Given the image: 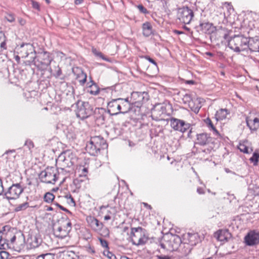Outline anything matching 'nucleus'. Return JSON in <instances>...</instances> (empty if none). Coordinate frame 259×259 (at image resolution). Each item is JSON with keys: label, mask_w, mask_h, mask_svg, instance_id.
Instances as JSON below:
<instances>
[{"label": "nucleus", "mask_w": 259, "mask_h": 259, "mask_svg": "<svg viewBox=\"0 0 259 259\" xmlns=\"http://www.w3.org/2000/svg\"><path fill=\"white\" fill-rule=\"evenodd\" d=\"M95 55H97V56H99V57H100L101 58H102L103 60H105V61H109V59L107 58H106L102 53L101 52H97V53H95Z\"/></svg>", "instance_id": "obj_50"}, {"label": "nucleus", "mask_w": 259, "mask_h": 259, "mask_svg": "<svg viewBox=\"0 0 259 259\" xmlns=\"http://www.w3.org/2000/svg\"><path fill=\"white\" fill-rule=\"evenodd\" d=\"M24 189L20 183L13 184L5 193L6 198L9 200L17 199L24 191Z\"/></svg>", "instance_id": "obj_8"}, {"label": "nucleus", "mask_w": 259, "mask_h": 259, "mask_svg": "<svg viewBox=\"0 0 259 259\" xmlns=\"http://www.w3.org/2000/svg\"><path fill=\"white\" fill-rule=\"evenodd\" d=\"M167 244H168V242H167V240H166V241H165V242H161L160 243V246H161V248L165 249L167 250H168V246Z\"/></svg>", "instance_id": "obj_51"}, {"label": "nucleus", "mask_w": 259, "mask_h": 259, "mask_svg": "<svg viewBox=\"0 0 259 259\" xmlns=\"http://www.w3.org/2000/svg\"><path fill=\"white\" fill-rule=\"evenodd\" d=\"M111 219V217L109 215H106L104 217V220L106 221H108Z\"/></svg>", "instance_id": "obj_59"}, {"label": "nucleus", "mask_w": 259, "mask_h": 259, "mask_svg": "<svg viewBox=\"0 0 259 259\" xmlns=\"http://www.w3.org/2000/svg\"><path fill=\"white\" fill-rule=\"evenodd\" d=\"M118 101L120 113H126L132 109V106L128 98H118Z\"/></svg>", "instance_id": "obj_15"}, {"label": "nucleus", "mask_w": 259, "mask_h": 259, "mask_svg": "<svg viewBox=\"0 0 259 259\" xmlns=\"http://www.w3.org/2000/svg\"><path fill=\"white\" fill-rule=\"evenodd\" d=\"M55 196L52 193L50 192H48L46 193L44 197L45 201L48 203H50L52 202Z\"/></svg>", "instance_id": "obj_37"}, {"label": "nucleus", "mask_w": 259, "mask_h": 259, "mask_svg": "<svg viewBox=\"0 0 259 259\" xmlns=\"http://www.w3.org/2000/svg\"><path fill=\"white\" fill-rule=\"evenodd\" d=\"M46 210L47 211H52L54 210V208L51 206H47Z\"/></svg>", "instance_id": "obj_61"}, {"label": "nucleus", "mask_w": 259, "mask_h": 259, "mask_svg": "<svg viewBox=\"0 0 259 259\" xmlns=\"http://www.w3.org/2000/svg\"><path fill=\"white\" fill-rule=\"evenodd\" d=\"M159 109L162 110V113H163V112H164V111L165 110V108L163 106L161 105L160 104H158L155 105V106L154 107V108L152 110V112L153 113H154V112H156L157 110Z\"/></svg>", "instance_id": "obj_42"}, {"label": "nucleus", "mask_w": 259, "mask_h": 259, "mask_svg": "<svg viewBox=\"0 0 259 259\" xmlns=\"http://www.w3.org/2000/svg\"><path fill=\"white\" fill-rule=\"evenodd\" d=\"M38 57L40 60V62L42 65L45 66H48L50 64L51 59L50 57L49 53L46 51H42L39 53Z\"/></svg>", "instance_id": "obj_21"}, {"label": "nucleus", "mask_w": 259, "mask_h": 259, "mask_svg": "<svg viewBox=\"0 0 259 259\" xmlns=\"http://www.w3.org/2000/svg\"><path fill=\"white\" fill-rule=\"evenodd\" d=\"M62 74L61 70L60 68L58 67L57 72H56V76L59 77Z\"/></svg>", "instance_id": "obj_58"}, {"label": "nucleus", "mask_w": 259, "mask_h": 259, "mask_svg": "<svg viewBox=\"0 0 259 259\" xmlns=\"http://www.w3.org/2000/svg\"><path fill=\"white\" fill-rule=\"evenodd\" d=\"M16 150L15 149L9 150L6 151L2 155V156H5V158L7 160L13 161L15 159Z\"/></svg>", "instance_id": "obj_32"}, {"label": "nucleus", "mask_w": 259, "mask_h": 259, "mask_svg": "<svg viewBox=\"0 0 259 259\" xmlns=\"http://www.w3.org/2000/svg\"><path fill=\"white\" fill-rule=\"evenodd\" d=\"M185 239L191 246H195L201 241L200 236L197 233H188L185 235Z\"/></svg>", "instance_id": "obj_18"}, {"label": "nucleus", "mask_w": 259, "mask_h": 259, "mask_svg": "<svg viewBox=\"0 0 259 259\" xmlns=\"http://www.w3.org/2000/svg\"><path fill=\"white\" fill-rule=\"evenodd\" d=\"M204 122L209 127V130L213 132V134L214 136H217V137H221L220 133L213 125L210 118H207L206 119H205Z\"/></svg>", "instance_id": "obj_28"}, {"label": "nucleus", "mask_w": 259, "mask_h": 259, "mask_svg": "<svg viewBox=\"0 0 259 259\" xmlns=\"http://www.w3.org/2000/svg\"><path fill=\"white\" fill-rule=\"evenodd\" d=\"M143 34L146 37L150 36L153 33L152 27L151 24L146 22L142 25Z\"/></svg>", "instance_id": "obj_25"}, {"label": "nucleus", "mask_w": 259, "mask_h": 259, "mask_svg": "<svg viewBox=\"0 0 259 259\" xmlns=\"http://www.w3.org/2000/svg\"><path fill=\"white\" fill-rule=\"evenodd\" d=\"M167 242L168 251H176L179 249L182 243V240L179 236L174 235L171 236L170 238L167 240Z\"/></svg>", "instance_id": "obj_14"}, {"label": "nucleus", "mask_w": 259, "mask_h": 259, "mask_svg": "<svg viewBox=\"0 0 259 259\" xmlns=\"http://www.w3.org/2000/svg\"><path fill=\"white\" fill-rule=\"evenodd\" d=\"M186 83L187 84H194L195 82L193 80H187L186 81Z\"/></svg>", "instance_id": "obj_60"}, {"label": "nucleus", "mask_w": 259, "mask_h": 259, "mask_svg": "<svg viewBox=\"0 0 259 259\" xmlns=\"http://www.w3.org/2000/svg\"><path fill=\"white\" fill-rule=\"evenodd\" d=\"M92 141L90 140V142L87 144L86 150L91 155L95 156L100 153L99 150L96 148L94 144H92Z\"/></svg>", "instance_id": "obj_26"}, {"label": "nucleus", "mask_w": 259, "mask_h": 259, "mask_svg": "<svg viewBox=\"0 0 259 259\" xmlns=\"http://www.w3.org/2000/svg\"><path fill=\"white\" fill-rule=\"evenodd\" d=\"M259 158V154L256 152H255L253 156L250 158V160L253 163L254 165H257L258 159Z\"/></svg>", "instance_id": "obj_39"}, {"label": "nucleus", "mask_w": 259, "mask_h": 259, "mask_svg": "<svg viewBox=\"0 0 259 259\" xmlns=\"http://www.w3.org/2000/svg\"><path fill=\"white\" fill-rule=\"evenodd\" d=\"M131 237L133 244L137 246L143 245L148 241L145 230L140 227L131 229Z\"/></svg>", "instance_id": "obj_3"}, {"label": "nucleus", "mask_w": 259, "mask_h": 259, "mask_svg": "<svg viewBox=\"0 0 259 259\" xmlns=\"http://www.w3.org/2000/svg\"><path fill=\"white\" fill-rule=\"evenodd\" d=\"M6 19L10 22H13L15 21V17L13 14H9L6 16Z\"/></svg>", "instance_id": "obj_48"}, {"label": "nucleus", "mask_w": 259, "mask_h": 259, "mask_svg": "<svg viewBox=\"0 0 259 259\" xmlns=\"http://www.w3.org/2000/svg\"><path fill=\"white\" fill-rule=\"evenodd\" d=\"M118 98L111 100L107 105L108 112L110 114L114 115L120 114Z\"/></svg>", "instance_id": "obj_17"}, {"label": "nucleus", "mask_w": 259, "mask_h": 259, "mask_svg": "<svg viewBox=\"0 0 259 259\" xmlns=\"http://www.w3.org/2000/svg\"><path fill=\"white\" fill-rule=\"evenodd\" d=\"M90 226L94 229L97 230L100 228L99 221L94 217H89L87 219Z\"/></svg>", "instance_id": "obj_31"}, {"label": "nucleus", "mask_w": 259, "mask_h": 259, "mask_svg": "<svg viewBox=\"0 0 259 259\" xmlns=\"http://www.w3.org/2000/svg\"><path fill=\"white\" fill-rule=\"evenodd\" d=\"M148 99V93L143 92H134L131 94L130 99L129 100L132 106H134L138 108L141 107L143 102L147 101Z\"/></svg>", "instance_id": "obj_9"}, {"label": "nucleus", "mask_w": 259, "mask_h": 259, "mask_svg": "<svg viewBox=\"0 0 259 259\" xmlns=\"http://www.w3.org/2000/svg\"><path fill=\"white\" fill-rule=\"evenodd\" d=\"M100 242L103 247H108V243L107 241L104 239H100Z\"/></svg>", "instance_id": "obj_54"}, {"label": "nucleus", "mask_w": 259, "mask_h": 259, "mask_svg": "<svg viewBox=\"0 0 259 259\" xmlns=\"http://www.w3.org/2000/svg\"><path fill=\"white\" fill-rule=\"evenodd\" d=\"M65 197L68 199V203L69 204L73 206L75 205V201L71 195H66Z\"/></svg>", "instance_id": "obj_45"}, {"label": "nucleus", "mask_w": 259, "mask_h": 259, "mask_svg": "<svg viewBox=\"0 0 259 259\" xmlns=\"http://www.w3.org/2000/svg\"><path fill=\"white\" fill-rule=\"evenodd\" d=\"M214 237L219 241H228L232 237L228 229H221L214 234Z\"/></svg>", "instance_id": "obj_16"}, {"label": "nucleus", "mask_w": 259, "mask_h": 259, "mask_svg": "<svg viewBox=\"0 0 259 259\" xmlns=\"http://www.w3.org/2000/svg\"><path fill=\"white\" fill-rule=\"evenodd\" d=\"M4 192V187L3 185L2 180L0 179V195Z\"/></svg>", "instance_id": "obj_56"}, {"label": "nucleus", "mask_w": 259, "mask_h": 259, "mask_svg": "<svg viewBox=\"0 0 259 259\" xmlns=\"http://www.w3.org/2000/svg\"><path fill=\"white\" fill-rule=\"evenodd\" d=\"M158 259H172L170 256H167V255H159L158 256Z\"/></svg>", "instance_id": "obj_55"}, {"label": "nucleus", "mask_w": 259, "mask_h": 259, "mask_svg": "<svg viewBox=\"0 0 259 259\" xmlns=\"http://www.w3.org/2000/svg\"><path fill=\"white\" fill-rule=\"evenodd\" d=\"M90 140L92 141V144H94L100 151L101 149H105L107 148L108 145L106 141L100 136L92 137Z\"/></svg>", "instance_id": "obj_19"}, {"label": "nucleus", "mask_w": 259, "mask_h": 259, "mask_svg": "<svg viewBox=\"0 0 259 259\" xmlns=\"http://www.w3.org/2000/svg\"><path fill=\"white\" fill-rule=\"evenodd\" d=\"M17 53L21 58H25L30 56V61H34L36 58L35 51L31 44H23L17 49Z\"/></svg>", "instance_id": "obj_6"}, {"label": "nucleus", "mask_w": 259, "mask_h": 259, "mask_svg": "<svg viewBox=\"0 0 259 259\" xmlns=\"http://www.w3.org/2000/svg\"><path fill=\"white\" fill-rule=\"evenodd\" d=\"M183 101L184 104H188L191 109L193 108V102L190 94H186L183 98Z\"/></svg>", "instance_id": "obj_34"}, {"label": "nucleus", "mask_w": 259, "mask_h": 259, "mask_svg": "<svg viewBox=\"0 0 259 259\" xmlns=\"http://www.w3.org/2000/svg\"><path fill=\"white\" fill-rule=\"evenodd\" d=\"M36 259H44V254H41L38 256Z\"/></svg>", "instance_id": "obj_62"}, {"label": "nucleus", "mask_w": 259, "mask_h": 259, "mask_svg": "<svg viewBox=\"0 0 259 259\" xmlns=\"http://www.w3.org/2000/svg\"><path fill=\"white\" fill-rule=\"evenodd\" d=\"M108 257L110 259H115L116 258V256L114 255H113V254H111V256L109 255Z\"/></svg>", "instance_id": "obj_63"}, {"label": "nucleus", "mask_w": 259, "mask_h": 259, "mask_svg": "<svg viewBox=\"0 0 259 259\" xmlns=\"http://www.w3.org/2000/svg\"><path fill=\"white\" fill-rule=\"evenodd\" d=\"M29 207V203L28 202H24L21 204L16 206L14 210L16 212L24 210Z\"/></svg>", "instance_id": "obj_36"}, {"label": "nucleus", "mask_w": 259, "mask_h": 259, "mask_svg": "<svg viewBox=\"0 0 259 259\" xmlns=\"http://www.w3.org/2000/svg\"><path fill=\"white\" fill-rule=\"evenodd\" d=\"M197 192L199 194H203L204 193V191L203 189V188H197Z\"/></svg>", "instance_id": "obj_57"}, {"label": "nucleus", "mask_w": 259, "mask_h": 259, "mask_svg": "<svg viewBox=\"0 0 259 259\" xmlns=\"http://www.w3.org/2000/svg\"><path fill=\"white\" fill-rule=\"evenodd\" d=\"M44 259H55V255L54 254L47 253L44 254Z\"/></svg>", "instance_id": "obj_49"}, {"label": "nucleus", "mask_w": 259, "mask_h": 259, "mask_svg": "<svg viewBox=\"0 0 259 259\" xmlns=\"http://www.w3.org/2000/svg\"><path fill=\"white\" fill-rule=\"evenodd\" d=\"M238 149L241 152L244 153H248V148L243 144H240L238 146Z\"/></svg>", "instance_id": "obj_40"}, {"label": "nucleus", "mask_w": 259, "mask_h": 259, "mask_svg": "<svg viewBox=\"0 0 259 259\" xmlns=\"http://www.w3.org/2000/svg\"><path fill=\"white\" fill-rule=\"evenodd\" d=\"M71 228V222L68 219H66L62 222L61 225L56 229L55 233L58 237L64 238L68 235Z\"/></svg>", "instance_id": "obj_10"}, {"label": "nucleus", "mask_w": 259, "mask_h": 259, "mask_svg": "<svg viewBox=\"0 0 259 259\" xmlns=\"http://www.w3.org/2000/svg\"><path fill=\"white\" fill-rule=\"evenodd\" d=\"M57 173L55 167H48L40 172L39 178L42 182L54 184L57 179Z\"/></svg>", "instance_id": "obj_4"}, {"label": "nucleus", "mask_w": 259, "mask_h": 259, "mask_svg": "<svg viewBox=\"0 0 259 259\" xmlns=\"http://www.w3.org/2000/svg\"><path fill=\"white\" fill-rule=\"evenodd\" d=\"M25 244V237L21 232L16 233V239L13 242H10V248H15L16 249H21L23 248Z\"/></svg>", "instance_id": "obj_13"}, {"label": "nucleus", "mask_w": 259, "mask_h": 259, "mask_svg": "<svg viewBox=\"0 0 259 259\" xmlns=\"http://www.w3.org/2000/svg\"><path fill=\"white\" fill-rule=\"evenodd\" d=\"M80 176L82 177H86L87 174L88 172V169L87 167H82L81 169L80 168Z\"/></svg>", "instance_id": "obj_47"}, {"label": "nucleus", "mask_w": 259, "mask_h": 259, "mask_svg": "<svg viewBox=\"0 0 259 259\" xmlns=\"http://www.w3.org/2000/svg\"><path fill=\"white\" fill-rule=\"evenodd\" d=\"M55 205L59 207L61 209H62V210H64L66 212H67V213H68L69 214H71V212L69 210H68L67 209H66V208L64 207L63 206H62V205H60L58 203H56L55 204Z\"/></svg>", "instance_id": "obj_52"}, {"label": "nucleus", "mask_w": 259, "mask_h": 259, "mask_svg": "<svg viewBox=\"0 0 259 259\" xmlns=\"http://www.w3.org/2000/svg\"><path fill=\"white\" fill-rule=\"evenodd\" d=\"M9 253L5 251H0V259H10Z\"/></svg>", "instance_id": "obj_41"}, {"label": "nucleus", "mask_w": 259, "mask_h": 259, "mask_svg": "<svg viewBox=\"0 0 259 259\" xmlns=\"http://www.w3.org/2000/svg\"><path fill=\"white\" fill-rule=\"evenodd\" d=\"M30 245L32 247L35 248L38 247L41 242V239L40 238H38L36 236H31L30 238Z\"/></svg>", "instance_id": "obj_33"}, {"label": "nucleus", "mask_w": 259, "mask_h": 259, "mask_svg": "<svg viewBox=\"0 0 259 259\" xmlns=\"http://www.w3.org/2000/svg\"><path fill=\"white\" fill-rule=\"evenodd\" d=\"M244 242L248 246H253L259 242V232L250 231L244 237Z\"/></svg>", "instance_id": "obj_12"}, {"label": "nucleus", "mask_w": 259, "mask_h": 259, "mask_svg": "<svg viewBox=\"0 0 259 259\" xmlns=\"http://www.w3.org/2000/svg\"><path fill=\"white\" fill-rule=\"evenodd\" d=\"M76 157L70 151L61 153L57 159V163L61 165L62 169L71 167L76 161Z\"/></svg>", "instance_id": "obj_2"}, {"label": "nucleus", "mask_w": 259, "mask_h": 259, "mask_svg": "<svg viewBox=\"0 0 259 259\" xmlns=\"http://www.w3.org/2000/svg\"><path fill=\"white\" fill-rule=\"evenodd\" d=\"M246 121L247 126L251 131H256L259 127V119L257 117L253 119L247 117Z\"/></svg>", "instance_id": "obj_23"}, {"label": "nucleus", "mask_w": 259, "mask_h": 259, "mask_svg": "<svg viewBox=\"0 0 259 259\" xmlns=\"http://www.w3.org/2000/svg\"><path fill=\"white\" fill-rule=\"evenodd\" d=\"M144 58L148 60L150 62H151V63H152L153 64H154V65L156 66L157 65V63L156 62L151 58H150L149 56H145L144 57Z\"/></svg>", "instance_id": "obj_53"}, {"label": "nucleus", "mask_w": 259, "mask_h": 259, "mask_svg": "<svg viewBox=\"0 0 259 259\" xmlns=\"http://www.w3.org/2000/svg\"><path fill=\"white\" fill-rule=\"evenodd\" d=\"M177 17L181 22L189 24L194 17V13L193 10L188 7H183L178 9Z\"/></svg>", "instance_id": "obj_7"}, {"label": "nucleus", "mask_w": 259, "mask_h": 259, "mask_svg": "<svg viewBox=\"0 0 259 259\" xmlns=\"http://www.w3.org/2000/svg\"><path fill=\"white\" fill-rule=\"evenodd\" d=\"M80 73L79 74L77 77L81 78V79H79V82L81 84H83L87 81V75L85 73L83 72L81 70H80Z\"/></svg>", "instance_id": "obj_38"}, {"label": "nucleus", "mask_w": 259, "mask_h": 259, "mask_svg": "<svg viewBox=\"0 0 259 259\" xmlns=\"http://www.w3.org/2000/svg\"><path fill=\"white\" fill-rule=\"evenodd\" d=\"M211 140V137L206 133H201L197 135L196 144L200 146H204L209 144Z\"/></svg>", "instance_id": "obj_20"}, {"label": "nucleus", "mask_w": 259, "mask_h": 259, "mask_svg": "<svg viewBox=\"0 0 259 259\" xmlns=\"http://www.w3.org/2000/svg\"><path fill=\"white\" fill-rule=\"evenodd\" d=\"M249 40L248 44V48L250 52H259V40L257 38H251Z\"/></svg>", "instance_id": "obj_24"}, {"label": "nucleus", "mask_w": 259, "mask_h": 259, "mask_svg": "<svg viewBox=\"0 0 259 259\" xmlns=\"http://www.w3.org/2000/svg\"><path fill=\"white\" fill-rule=\"evenodd\" d=\"M20 59V56H16L15 57V59H16V60L17 62H19V61Z\"/></svg>", "instance_id": "obj_64"}, {"label": "nucleus", "mask_w": 259, "mask_h": 259, "mask_svg": "<svg viewBox=\"0 0 259 259\" xmlns=\"http://www.w3.org/2000/svg\"><path fill=\"white\" fill-rule=\"evenodd\" d=\"M6 37L5 34L2 31L0 32V48L2 50H6L7 49L6 46Z\"/></svg>", "instance_id": "obj_35"}, {"label": "nucleus", "mask_w": 259, "mask_h": 259, "mask_svg": "<svg viewBox=\"0 0 259 259\" xmlns=\"http://www.w3.org/2000/svg\"><path fill=\"white\" fill-rule=\"evenodd\" d=\"M249 40L242 35H235L228 41L229 47L236 52H240L248 49Z\"/></svg>", "instance_id": "obj_1"}, {"label": "nucleus", "mask_w": 259, "mask_h": 259, "mask_svg": "<svg viewBox=\"0 0 259 259\" xmlns=\"http://www.w3.org/2000/svg\"><path fill=\"white\" fill-rule=\"evenodd\" d=\"M228 114V111L225 109H221L217 111L215 117L217 120H220L224 119L226 118L227 114Z\"/></svg>", "instance_id": "obj_29"}, {"label": "nucleus", "mask_w": 259, "mask_h": 259, "mask_svg": "<svg viewBox=\"0 0 259 259\" xmlns=\"http://www.w3.org/2000/svg\"><path fill=\"white\" fill-rule=\"evenodd\" d=\"M170 126L174 130L181 133L185 132L190 127L189 124L185 123L183 120L176 118L171 119Z\"/></svg>", "instance_id": "obj_11"}, {"label": "nucleus", "mask_w": 259, "mask_h": 259, "mask_svg": "<svg viewBox=\"0 0 259 259\" xmlns=\"http://www.w3.org/2000/svg\"><path fill=\"white\" fill-rule=\"evenodd\" d=\"M3 236H4L8 242H13L16 239V233H15L13 230H10L6 233L3 232Z\"/></svg>", "instance_id": "obj_27"}, {"label": "nucleus", "mask_w": 259, "mask_h": 259, "mask_svg": "<svg viewBox=\"0 0 259 259\" xmlns=\"http://www.w3.org/2000/svg\"><path fill=\"white\" fill-rule=\"evenodd\" d=\"M137 8L142 13L145 14L149 13L148 10L142 5L137 6Z\"/></svg>", "instance_id": "obj_44"}, {"label": "nucleus", "mask_w": 259, "mask_h": 259, "mask_svg": "<svg viewBox=\"0 0 259 259\" xmlns=\"http://www.w3.org/2000/svg\"><path fill=\"white\" fill-rule=\"evenodd\" d=\"M200 27L202 31L205 33L211 34L215 30V27L212 24L209 22H204L200 24Z\"/></svg>", "instance_id": "obj_22"}, {"label": "nucleus", "mask_w": 259, "mask_h": 259, "mask_svg": "<svg viewBox=\"0 0 259 259\" xmlns=\"http://www.w3.org/2000/svg\"><path fill=\"white\" fill-rule=\"evenodd\" d=\"M30 2L31 3L32 8L33 9L37 10L38 11H39L40 9V6H39V4H38V3H37V2H35L33 0H30Z\"/></svg>", "instance_id": "obj_43"}, {"label": "nucleus", "mask_w": 259, "mask_h": 259, "mask_svg": "<svg viewBox=\"0 0 259 259\" xmlns=\"http://www.w3.org/2000/svg\"><path fill=\"white\" fill-rule=\"evenodd\" d=\"M10 248V242H8L4 236H3V232L0 231V249H7Z\"/></svg>", "instance_id": "obj_30"}, {"label": "nucleus", "mask_w": 259, "mask_h": 259, "mask_svg": "<svg viewBox=\"0 0 259 259\" xmlns=\"http://www.w3.org/2000/svg\"><path fill=\"white\" fill-rule=\"evenodd\" d=\"M76 107V116L81 119L87 118L92 113L93 109L88 102L78 101Z\"/></svg>", "instance_id": "obj_5"}, {"label": "nucleus", "mask_w": 259, "mask_h": 259, "mask_svg": "<svg viewBox=\"0 0 259 259\" xmlns=\"http://www.w3.org/2000/svg\"><path fill=\"white\" fill-rule=\"evenodd\" d=\"M25 145L26 146L29 150L34 147L33 142L30 140H27L25 141Z\"/></svg>", "instance_id": "obj_46"}]
</instances>
